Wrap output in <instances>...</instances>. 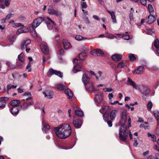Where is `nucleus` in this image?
Returning <instances> with one entry per match:
<instances>
[{"label": "nucleus", "instance_id": "f257e3e1", "mask_svg": "<svg viewBox=\"0 0 159 159\" xmlns=\"http://www.w3.org/2000/svg\"><path fill=\"white\" fill-rule=\"evenodd\" d=\"M54 130L57 136L60 138L63 139L69 137L71 133V128L68 124L61 125Z\"/></svg>", "mask_w": 159, "mask_h": 159}, {"label": "nucleus", "instance_id": "f03ea898", "mask_svg": "<svg viewBox=\"0 0 159 159\" xmlns=\"http://www.w3.org/2000/svg\"><path fill=\"white\" fill-rule=\"evenodd\" d=\"M44 20V19L43 17H39L33 21L31 27L34 30L31 31L30 33L31 35L34 38L36 37L37 36L36 32L34 29L38 27Z\"/></svg>", "mask_w": 159, "mask_h": 159}, {"label": "nucleus", "instance_id": "7ed1b4c3", "mask_svg": "<svg viewBox=\"0 0 159 159\" xmlns=\"http://www.w3.org/2000/svg\"><path fill=\"white\" fill-rule=\"evenodd\" d=\"M128 131L127 130L126 125L121 126L119 132V138L123 142H126L128 137Z\"/></svg>", "mask_w": 159, "mask_h": 159}, {"label": "nucleus", "instance_id": "20e7f679", "mask_svg": "<svg viewBox=\"0 0 159 159\" xmlns=\"http://www.w3.org/2000/svg\"><path fill=\"white\" fill-rule=\"evenodd\" d=\"M138 90L141 93L142 98L145 100L149 96L151 91L150 89L148 87L143 85L138 86Z\"/></svg>", "mask_w": 159, "mask_h": 159}, {"label": "nucleus", "instance_id": "39448f33", "mask_svg": "<svg viewBox=\"0 0 159 159\" xmlns=\"http://www.w3.org/2000/svg\"><path fill=\"white\" fill-rule=\"evenodd\" d=\"M81 61L76 58H75L73 60L74 67L72 70L74 73H76L80 71L81 70Z\"/></svg>", "mask_w": 159, "mask_h": 159}, {"label": "nucleus", "instance_id": "423d86ee", "mask_svg": "<svg viewBox=\"0 0 159 159\" xmlns=\"http://www.w3.org/2000/svg\"><path fill=\"white\" fill-rule=\"evenodd\" d=\"M53 74H55L61 78L63 76L62 73L60 71L54 70L52 68L50 69L48 73V77H51Z\"/></svg>", "mask_w": 159, "mask_h": 159}, {"label": "nucleus", "instance_id": "0eeeda50", "mask_svg": "<svg viewBox=\"0 0 159 159\" xmlns=\"http://www.w3.org/2000/svg\"><path fill=\"white\" fill-rule=\"evenodd\" d=\"M45 21L48 29L49 30H51L53 28V26L55 25L54 21H53L49 17H47L46 18Z\"/></svg>", "mask_w": 159, "mask_h": 159}, {"label": "nucleus", "instance_id": "6e6552de", "mask_svg": "<svg viewBox=\"0 0 159 159\" xmlns=\"http://www.w3.org/2000/svg\"><path fill=\"white\" fill-rule=\"evenodd\" d=\"M48 12L49 14L55 15L57 16H60L61 15V12L55 10L52 6L49 7Z\"/></svg>", "mask_w": 159, "mask_h": 159}, {"label": "nucleus", "instance_id": "1a4fd4ad", "mask_svg": "<svg viewBox=\"0 0 159 159\" xmlns=\"http://www.w3.org/2000/svg\"><path fill=\"white\" fill-rule=\"evenodd\" d=\"M95 78L97 81H106L107 80V78L104 76L102 73L99 71L96 74Z\"/></svg>", "mask_w": 159, "mask_h": 159}, {"label": "nucleus", "instance_id": "9d476101", "mask_svg": "<svg viewBox=\"0 0 159 159\" xmlns=\"http://www.w3.org/2000/svg\"><path fill=\"white\" fill-rule=\"evenodd\" d=\"M30 42L31 41L30 39L28 38L24 39L22 41L20 45L21 49L25 50L28 45H30Z\"/></svg>", "mask_w": 159, "mask_h": 159}, {"label": "nucleus", "instance_id": "9b49d317", "mask_svg": "<svg viewBox=\"0 0 159 159\" xmlns=\"http://www.w3.org/2000/svg\"><path fill=\"white\" fill-rule=\"evenodd\" d=\"M91 54L95 56H99L103 55L104 52L102 50L99 49H96L90 52Z\"/></svg>", "mask_w": 159, "mask_h": 159}, {"label": "nucleus", "instance_id": "f8f14e48", "mask_svg": "<svg viewBox=\"0 0 159 159\" xmlns=\"http://www.w3.org/2000/svg\"><path fill=\"white\" fill-rule=\"evenodd\" d=\"M90 77L89 72L86 71L83 74L82 78V80L84 84L85 85L88 83V81Z\"/></svg>", "mask_w": 159, "mask_h": 159}, {"label": "nucleus", "instance_id": "ddd939ff", "mask_svg": "<svg viewBox=\"0 0 159 159\" xmlns=\"http://www.w3.org/2000/svg\"><path fill=\"white\" fill-rule=\"evenodd\" d=\"M103 100V94L101 93H98L95 95V100L98 105Z\"/></svg>", "mask_w": 159, "mask_h": 159}, {"label": "nucleus", "instance_id": "4468645a", "mask_svg": "<svg viewBox=\"0 0 159 159\" xmlns=\"http://www.w3.org/2000/svg\"><path fill=\"white\" fill-rule=\"evenodd\" d=\"M126 84L129 86H132L133 88L136 90L138 89V86L137 84L129 77L128 78L126 81Z\"/></svg>", "mask_w": 159, "mask_h": 159}, {"label": "nucleus", "instance_id": "2eb2a0df", "mask_svg": "<svg viewBox=\"0 0 159 159\" xmlns=\"http://www.w3.org/2000/svg\"><path fill=\"white\" fill-rule=\"evenodd\" d=\"M127 111H124L121 113V120L120 121L121 124H125L127 120Z\"/></svg>", "mask_w": 159, "mask_h": 159}, {"label": "nucleus", "instance_id": "dca6fc26", "mask_svg": "<svg viewBox=\"0 0 159 159\" xmlns=\"http://www.w3.org/2000/svg\"><path fill=\"white\" fill-rule=\"evenodd\" d=\"M40 46L41 51L43 53L46 54L49 53V51L47 44L46 43H42Z\"/></svg>", "mask_w": 159, "mask_h": 159}, {"label": "nucleus", "instance_id": "f3484780", "mask_svg": "<svg viewBox=\"0 0 159 159\" xmlns=\"http://www.w3.org/2000/svg\"><path fill=\"white\" fill-rule=\"evenodd\" d=\"M85 85L86 89L89 92H91L95 90V88L92 83H87Z\"/></svg>", "mask_w": 159, "mask_h": 159}, {"label": "nucleus", "instance_id": "a211bd4d", "mask_svg": "<svg viewBox=\"0 0 159 159\" xmlns=\"http://www.w3.org/2000/svg\"><path fill=\"white\" fill-rule=\"evenodd\" d=\"M62 43L65 49L67 50L70 48L71 47V44L69 42L67 39H64L62 41Z\"/></svg>", "mask_w": 159, "mask_h": 159}, {"label": "nucleus", "instance_id": "6ab92c4d", "mask_svg": "<svg viewBox=\"0 0 159 159\" xmlns=\"http://www.w3.org/2000/svg\"><path fill=\"white\" fill-rule=\"evenodd\" d=\"M82 121L81 120L76 119L73 122L74 126L76 128H80L82 125Z\"/></svg>", "mask_w": 159, "mask_h": 159}, {"label": "nucleus", "instance_id": "aec40b11", "mask_svg": "<svg viewBox=\"0 0 159 159\" xmlns=\"http://www.w3.org/2000/svg\"><path fill=\"white\" fill-rule=\"evenodd\" d=\"M109 108L108 106H103L99 110L100 112L102 114H105L108 113Z\"/></svg>", "mask_w": 159, "mask_h": 159}, {"label": "nucleus", "instance_id": "412c9836", "mask_svg": "<svg viewBox=\"0 0 159 159\" xmlns=\"http://www.w3.org/2000/svg\"><path fill=\"white\" fill-rule=\"evenodd\" d=\"M122 57L121 54H115L112 56L111 58L114 61H120L122 59Z\"/></svg>", "mask_w": 159, "mask_h": 159}, {"label": "nucleus", "instance_id": "4be33fe9", "mask_svg": "<svg viewBox=\"0 0 159 159\" xmlns=\"http://www.w3.org/2000/svg\"><path fill=\"white\" fill-rule=\"evenodd\" d=\"M19 109V107H13L11 110V112L13 116H16L18 114Z\"/></svg>", "mask_w": 159, "mask_h": 159}, {"label": "nucleus", "instance_id": "5701e85b", "mask_svg": "<svg viewBox=\"0 0 159 159\" xmlns=\"http://www.w3.org/2000/svg\"><path fill=\"white\" fill-rule=\"evenodd\" d=\"M31 93L30 92H27L25 93L23 95V99L22 100H26V101L32 100V97L29 96H31Z\"/></svg>", "mask_w": 159, "mask_h": 159}, {"label": "nucleus", "instance_id": "b1692460", "mask_svg": "<svg viewBox=\"0 0 159 159\" xmlns=\"http://www.w3.org/2000/svg\"><path fill=\"white\" fill-rule=\"evenodd\" d=\"M144 67L143 66H140L136 70H135L133 71L134 74H141L143 72Z\"/></svg>", "mask_w": 159, "mask_h": 159}, {"label": "nucleus", "instance_id": "393cba45", "mask_svg": "<svg viewBox=\"0 0 159 159\" xmlns=\"http://www.w3.org/2000/svg\"><path fill=\"white\" fill-rule=\"evenodd\" d=\"M107 11L111 16V18L112 20V22L114 23H116L117 21L114 11L109 10H107Z\"/></svg>", "mask_w": 159, "mask_h": 159}, {"label": "nucleus", "instance_id": "a878e982", "mask_svg": "<svg viewBox=\"0 0 159 159\" xmlns=\"http://www.w3.org/2000/svg\"><path fill=\"white\" fill-rule=\"evenodd\" d=\"M65 93L69 99H71L73 96V93L71 90L68 89L65 91Z\"/></svg>", "mask_w": 159, "mask_h": 159}, {"label": "nucleus", "instance_id": "bb28decb", "mask_svg": "<svg viewBox=\"0 0 159 159\" xmlns=\"http://www.w3.org/2000/svg\"><path fill=\"white\" fill-rule=\"evenodd\" d=\"M126 62V61H121L118 64L117 66V67L120 68H126L127 67V66Z\"/></svg>", "mask_w": 159, "mask_h": 159}, {"label": "nucleus", "instance_id": "cd10ccee", "mask_svg": "<svg viewBox=\"0 0 159 159\" xmlns=\"http://www.w3.org/2000/svg\"><path fill=\"white\" fill-rule=\"evenodd\" d=\"M117 111L116 110H114L111 111L110 113V117L111 120H114L116 116Z\"/></svg>", "mask_w": 159, "mask_h": 159}, {"label": "nucleus", "instance_id": "c85d7f7f", "mask_svg": "<svg viewBox=\"0 0 159 159\" xmlns=\"http://www.w3.org/2000/svg\"><path fill=\"white\" fill-rule=\"evenodd\" d=\"M148 23L149 24H152L156 20L155 17L152 14L150 15L148 17Z\"/></svg>", "mask_w": 159, "mask_h": 159}, {"label": "nucleus", "instance_id": "c756f323", "mask_svg": "<svg viewBox=\"0 0 159 159\" xmlns=\"http://www.w3.org/2000/svg\"><path fill=\"white\" fill-rule=\"evenodd\" d=\"M134 12V10L133 8H131L130 11V13L129 14V18L130 20L129 22L130 24H131L132 22L134 21V18L133 14Z\"/></svg>", "mask_w": 159, "mask_h": 159}, {"label": "nucleus", "instance_id": "7c9ffc66", "mask_svg": "<svg viewBox=\"0 0 159 159\" xmlns=\"http://www.w3.org/2000/svg\"><path fill=\"white\" fill-rule=\"evenodd\" d=\"M10 103L11 105L13 107H19L20 105V101L17 100H13Z\"/></svg>", "mask_w": 159, "mask_h": 159}, {"label": "nucleus", "instance_id": "2f4dec72", "mask_svg": "<svg viewBox=\"0 0 159 159\" xmlns=\"http://www.w3.org/2000/svg\"><path fill=\"white\" fill-rule=\"evenodd\" d=\"M29 29L28 28L25 26L23 25L20 23V33H27L28 32Z\"/></svg>", "mask_w": 159, "mask_h": 159}, {"label": "nucleus", "instance_id": "473e14b6", "mask_svg": "<svg viewBox=\"0 0 159 159\" xmlns=\"http://www.w3.org/2000/svg\"><path fill=\"white\" fill-rule=\"evenodd\" d=\"M42 125H43L42 128V130L43 132L44 133H47L48 130L50 128L49 126L47 124H43V122H42Z\"/></svg>", "mask_w": 159, "mask_h": 159}, {"label": "nucleus", "instance_id": "72a5a7b5", "mask_svg": "<svg viewBox=\"0 0 159 159\" xmlns=\"http://www.w3.org/2000/svg\"><path fill=\"white\" fill-rule=\"evenodd\" d=\"M75 115L80 117H82L84 115L83 112L81 110H75Z\"/></svg>", "mask_w": 159, "mask_h": 159}, {"label": "nucleus", "instance_id": "f704fd0d", "mask_svg": "<svg viewBox=\"0 0 159 159\" xmlns=\"http://www.w3.org/2000/svg\"><path fill=\"white\" fill-rule=\"evenodd\" d=\"M87 54L85 52H82L79 55V58L81 60L85 59L87 57Z\"/></svg>", "mask_w": 159, "mask_h": 159}, {"label": "nucleus", "instance_id": "c9c22d12", "mask_svg": "<svg viewBox=\"0 0 159 159\" xmlns=\"http://www.w3.org/2000/svg\"><path fill=\"white\" fill-rule=\"evenodd\" d=\"M148 9L150 13V15L153 14L154 12V9L152 6L150 4L148 5Z\"/></svg>", "mask_w": 159, "mask_h": 159}, {"label": "nucleus", "instance_id": "e433bc0d", "mask_svg": "<svg viewBox=\"0 0 159 159\" xmlns=\"http://www.w3.org/2000/svg\"><path fill=\"white\" fill-rule=\"evenodd\" d=\"M16 87L17 86L16 85H12L10 84H8L7 86V93H8L9 91L11 89H15Z\"/></svg>", "mask_w": 159, "mask_h": 159}, {"label": "nucleus", "instance_id": "4c0bfd02", "mask_svg": "<svg viewBox=\"0 0 159 159\" xmlns=\"http://www.w3.org/2000/svg\"><path fill=\"white\" fill-rule=\"evenodd\" d=\"M16 39V38L13 35H10L8 37L9 40L11 43V44H12V43L15 41Z\"/></svg>", "mask_w": 159, "mask_h": 159}, {"label": "nucleus", "instance_id": "58836bf2", "mask_svg": "<svg viewBox=\"0 0 159 159\" xmlns=\"http://www.w3.org/2000/svg\"><path fill=\"white\" fill-rule=\"evenodd\" d=\"M105 37L111 39H113L114 38H116V37L114 35L110 34L108 33H107L106 34V35Z\"/></svg>", "mask_w": 159, "mask_h": 159}, {"label": "nucleus", "instance_id": "ea45409f", "mask_svg": "<svg viewBox=\"0 0 159 159\" xmlns=\"http://www.w3.org/2000/svg\"><path fill=\"white\" fill-rule=\"evenodd\" d=\"M148 137H151L152 140L154 142L156 141V139L155 136L153 134H151L150 133H148Z\"/></svg>", "mask_w": 159, "mask_h": 159}, {"label": "nucleus", "instance_id": "a19ab883", "mask_svg": "<svg viewBox=\"0 0 159 159\" xmlns=\"http://www.w3.org/2000/svg\"><path fill=\"white\" fill-rule=\"evenodd\" d=\"M2 1L4 2L5 6L8 7L10 5L11 0H0V3H2Z\"/></svg>", "mask_w": 159, "mask_h": 159}, {"label": "nucleus", "instance_id": "79ce46f5", "mask_svg": "<svg viewBox=\"0 0 159 159\" xmlns=\"http://www.w3.org/2000/svg\"><path fill=\"white\" fill-rule=\"evenodd\" d=\"M128 57L129 60L132 61H134L136 60V58L134 54H129L128 55Z\"/></svg>", "mask_w": 159, "mask_h": 159}, {"label": "nucleus", "instance_id": "37998d69", "mask_svg": "<svg viewBox=\"0 0 159 159\" xmlns=\"http://www.w3.org/2000/svg\"><path fill=\"white\" fill-rule=\"evenodd\" d=\"M154 45L157 49L159 48V41L157 39L155 40Z\"/></svg>", "mask_w": 159, "mask_h": 159}, {"label": "nucleus", "instance_id": "c03bdc74", "mask_svg": "<svg viewBox=\"0 0 159 159\" xmlns=\"http://www.w3.org/2000/svg\"><path fill=\"white\" fill-rule=\"evenodd\" d=\"M152 103L151 101H149L147 105V107L149 111L151 110L152 108Z\"/></svg>", "mask_w": 159, "mask_h": 159}, {"label": "nucleus", "instance_id": "a18cd8bd", "mask_svg": "<svg viewBox=\"0 0 159 159\" xmlns=\"http://www.w3.org/2000/svg\"><path fill=\"white\" fill-rule=\"evenodd\" d=\"M146 33L148 34L152 35L154 32V30L152 29H146L145 30Z\"/></svg>", "mask_w": 159, "mask_h": 159}, {"label": "nucleus", "instance_id": "49530a36", "mask_svg": "<svg viewBox=\"0 0 159 159\" xmlns=\"http://www.w3.org/2000/svg\"><path fill=\"white\" fill-rule=\"evenodd\" d=\"M57 88L59 89L62 90H63L65 88V86L63 84H57L56 86Z\"/></svg>", "mask_w": 159, "mask_h": 159}, {"label": "nucleus", "instance_id": "de8ad7c7", "mask_svg": "<svg viewBox=\"0 0 159 159\" xmlns=\"http://www.w3.org/2000/svg\"><path fill=\"white\" fill-rule=\"evenodd\" d=\"M103 117L104 120L105 121H106L108 120L109 118V115L108 113L105 114H103Z\"/></svg>", "mask_w": 159, "mask_h": 159}, {"label": "nucleus", "instance_id": "09e8293b", "mask_svg": "<svg viewBox=\"0 0 159 159\" xmlns=\"http://www.w3.org/2000/svg\"><path fill=\"white\" fill-rule=\"evenodd\" d=\"M153 113L156 119H159V111H153Z\"/></svg>", "mask_w": 159, "mask_h": 159}, {"label": "nucleus", "instance_id": "8fccbe9b", "mask_svg": "<svg viewBox=\"0 0 159 159\" xmlns=\"http://www.w3.org/2000/svg\"><path fill=\"white\" fill-rule=\"evenodd\" d=\"M103 91L105 92H113L112 89L111 88H104L103 89Z\"/></svg>", "mask_w": 159, "mask_h": 159}, {"label": "nucleus", "instance_id": "3c124183", "mask_svg": "<svg viewBox=\"0 0 159 159\" xmlns=\"http://www.w3.org/2000/svg\"><path fill=\"white\" fill-rule=\"evenodd\" d=\"M32 105V104L31 102H27L24 104L23 105V109H26L29 106L31 105Z\"/></svg>", "mask_w": 159, "mask_h": 159}, {"label": "nucleus", "instance_id": "603ef678", "mask_svg": "<svg viewBox=\"0 0 159 159\" xmlns=\"http://www.w3.org/2000/svg\"><path fill=\"white\" fill-rule=\"evenodd\" d=\"M81 6L82 9L86 8L87 7V4L85 2H81Z\"/></svg>", "mask_w": 159, "mask_h": 159}, {"label": "nucleus", "instance_id": "864d4df0", "mask_svg": "<svg viewBox=\"0 0 159 159\" xmlns=\"http://www.w3.org/2000/svg\"><path fill=\"white\" fill-rule=\"evenodd\" d=\"M122 38L124 39L128 40L129 39L130 37L128 35L124 34L122 35Z\"/></svg>", "mask_w": 159, "mask_h": 159}, {"label": "nucleus", "instance_id": "5fc2aeb1", "mask_svg": "<svg viewBox=\"0 0 159 159\" xmlns=\"http://www.w3.org/2000/svg\"><path fill=\"white\" fill-rule=\"evenodd\" d=\"M75 39L78 41H80L84 39V38L81 35H77L75 37Z\"/></svg>", "mask_w": 159, "mask_h": 159}, {"label": "nucleus", "instance_id": "6e6d98bb", "mask_svg": "<svg viewBox=\"0 0 159 159\" xmlns=\"http://www.w3.org/2000/svg\"><path fill=\"white\" fill-rule=\"evenodd\" d=\"M31 64L28 63V64L26 67V69L28 70V72H30L31 71V69L30 68L31 67Z\"/></svg>", "mask_w": 159, "mask_h": 159}, {"label": "nucleus", "instance_id": "4d7b16f0", "mask_svg": "<svg viewBox=\"0 0 159 159\" xmlns=\"http://www.w3.org/2000/svg\"><path fill=\"white\" fill-rule=\"evenodd\" d=\"M12 26L14 28H16L20 26V23H13L12 24Z\"/></svg>", "mask_w": 159, "mask_h": 159}, {"label": "nucleus", "instance_id": "13d9d810", "mask_svg": "<svg viewBox=\"0 0 159 159\" xmlns=\"http://www.w3.org/2000/svg\"><path fill=\"white\" fill-rule=\"evenodd\" d=\"M25 60V56L23 53H20V62H23Z\"/></svg>", "mask_w": 159, "mask_h": 159}, {"label": "nucleus", "instance_id": "bf43d9fd", "mask_svg": "<svg viewBox=\"0 0 159 159\" xmlns=\"http://www.w3.org/2000/svg\"><path fill=\"white\" fill-rule=\"evenodd\" d=\"M6 64L11 68H14L15 67V65H12L10 62H8L6 63Z\"/></svg>", "mask_w": 159, "mask_h": 159}, {"label": "nucleus", "instance_id": "052dcab7", "mask_svg": "<svg viewBox=\"0 0 159 159\" xmlns=\"http://www.w3.org/2000/svg\"><path fill=\"white\" fill-rule=\"evenodd\" d=\"M5 104V102L3 100H0V107H4Z\"/></svg>", "mask_w": 159, "mask_h": 159}, {"label": "nucleus", "instance_id": "680f3d73", "mask_svg": "<svg viewBox=\"0 0 159 159\" xmlns=\"http://www.w3.org/2000/svg\"><path fill=\"white\" fill-rule=\"evenodd\" d=\"M133 141L134 142L133 144V146L135 147H136L138 144L137 139L136 138H134L133 139Z\"/></svg>", "mask_w": 159, "mask_h": 159}, {"label": "nucleus", "instance_id": "e2e57ef3", "mask_svg": "<svg viewBox=\"0 0 159 159\" xmlns=\"http://www.w3.org/2000/svg\"><path fill=\"white\" fill-rule=\"evenodd\" d=\"M14 16V14L11 13H10L7 15L6 17V18L7 19H10L11 17H13Z\"/></svg>", "mask_w": 159, "mask_h": 159}, {"label": "nucleus", "instance_id": "0e129e2a", "mask_svg": "<svg viewBox=\"0 0 159 159\" xmlns=\"http://www.w3.org/2000/svg\"><path fill=\"white\" fill-rule=\"evenodd\" d=\"M140 127L146 129H148L149 126H145L144 124H142L140 125Z\"/></svg>", "mask_w": 159, "mask_h": 159}, {"label": "nucleus", "instance_id": "69168bd1", "mask_svg": "<svg viewBox=\"0 0 159 159\" xmlns=\"http://www.w3.org/2000/svg\"><path fill=\"white\" fill-rule=\"evenodd\" d=\"M20 54H19L18 56V59L16 60V64L18 66H19L20 65Z\"/></svg>", "mask_w": 159, "mask_h": 159}, {"label": "nucleus", "instance_id": "338daca9", "mask_svg": "<svg viewBox=\"0 0 159 159\" xmlns=\"http://www.w3.org/2000/svg\"><path fill=\"white\" fill-rule=\"evenodd\" d=\"M84 21L86 24H90V21L87 17H86L84 18Z\"/></svg>", "mask_w": 159, "mask_h": 159}, {"label": "nucleus", "instance_id": "774afa93", "mask_svg": "<svg viewBox=\"0 0 159 159\" xmlns=\"http://www.w3.org/2000/svg\"><path fill=\"white\" fill-rule=\"evenodd\" d=\"M141 3L142 5L144 6L146 5V0H140Z\"/></svg>", "mask_w": 159, "mask_h": 159}]
</instances>
